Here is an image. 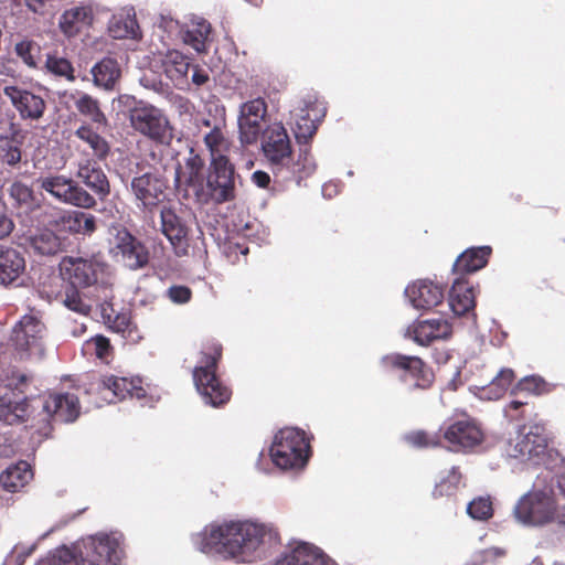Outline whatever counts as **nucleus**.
Returning a JSON list of instances; mask_svg holds the SVG:
<instances>
[{
    "mask_svg": "<svg viewBox=\"0 0 565 565\" xmlns=\"http://www.w3.org/2000/svg\"><path fill=\"white\" fill-rule=\"evenodd\" d=\"M26 270L24 254L19 249L0 245V285L18 284Z\"/></svg>",
    "mask_w": 565,
    "mask_h": 565,
    "instance_id": "nucleus-24",
    "label": "nucleus"
},
{
    "mask_svg": "<svg viewBox=\"0 0 565 565\" xmlns=\"http://www.w3.org/2000/svg\"><path fill=\"white\" fill-rule=\"evenodd\" d=\"M77 177L100 200H104L109 195L110 184L108 178L96 161L86 160L85 162L79 163Z\"/></svg>",
    "mask_w": 565,
    "mask_h": 565,
    "instance_id": "nucleus-27",
    "label": "nucleus"
},
{
    "mask_svg": "<svg viewBox=\"0 0 565 565\" xmlns=\"http://www.w3.org/2000/svg\"><path fill=\"white\" fill-rule=\"evenodd\" d=\"M103 317L108 327L115 332L125 334L130 329L131 319L126 312H117L113 316L111 313H106V309H104Z\"/></svg>",
    "mask_w": 565,
    "mask_h": 565,
    "instance_id": "nucleus-55",
    "label": "nucleus"
},
{
    "mask_svg": "<svg viewBox=\"0 0 565 565\" xmlns=\"http://www.w3.org/2000/svg\"><path fill=\"white\" fill-rule=\"evenodd\" d=\"M95 10L92 3H81L62 12L58 30L67 39L87 34L95 23Z\"/></svg>",
    "mask_w": 565,
    "mask_h": 565,
    "instance_id": "nucleus-21",
    "label": "nucleus"
},
{
    "mask_svg": "<svg viewBox=\"0 0 565 565\" xmlns=\"http://www.w3.org/2000/svg\"><path fill=\"white\" fill-rule=\"evenodd\" d=\"M55 223L63 231L84 236H90L97 228L96 217L82 211H65Z\"/></svg>",
    "mask_w": 565,
    "mask_h": 565,
    "instance_id": "nucleus-30",
    "label": "nucleus"
},
{
    "mask_svg": "<svg viewBox=\"0 0 565 565\" xmlns=\"http://www.w3.org/2000/svg\"><path fill=\"white\" fill-rule=\"evenodd\" d=\"M443 438L451 451H469L481 445L484 435L480 426L472 419H458L445 423L440 428Z\"/></svg>",
    "mask_w": 565,
    "mask_h": 565,
    "instance_id": "nucleus-17",
    "label": "nucleus"
},
{
    "mask_svg": "<svg viewBox=\"0 0 565 565\" xmlns=\"http://www.w3.org/2000/svg\"><path fill=\"white\" fill-rule=\"evenodd\" d=\"M76 110L97 126L107 125V118L100 108L99 100L87 93L76 90L70 95Z\"/></svg>",
    "mask_w": 565,
    "mask_h": 565,
    "instance_id": "nucleus-37",
    "label": "nucleus"
},
{
    "mask_svg": "<svg viewBox=\"0 0 565 565\" xmlns=\"http://www.w3.org/2000/svg\"><path fill=\"white\" fill-rule=\"evenodd\" d=\"M32 411H39L41 420L50 425L55 423H72L81 412L78 397L72 393H50L31 398Z\"/></svg>",
    "mask_w": 565,
    "mask_h": 565,
    "instance_id": "nucleus-11",
    "label": "nucleus"
},
{
    "mask_svg": "<svg viewBox=\"0 0 565 565\" xmlns=\"http://www.w3.org/2000/svg\"><path fill=\"white\" fill-rule=\"evenodd\" d=\"M132 129L157 145L170 146L174 138V128L166 113L142 102L129 110Z\"/></svg>",
    "mask_w": 565,
    "mask_h": 565,
    "instance_id": "nucleus-7",
    "label": "nucleus"
},
{
    "mask_svg": "<svg viewBox=\"0 0 565 565\" xmlns=\"http://www.w3.org/2000/svg\"><path fill=\"white\" fill-rule=\"evenodd\" d=\"M14 224L10 217L0 213V239L10 235L13 231Z\"/></svg>",
    "mask_w": 565,
    "mask_h": 565,
    "instance_id": "nucleus-62",
    "label": "nucleus"
},
{
    "mask_svg": "<svg viewBox=\"0 0 565 565\" xmlns=\"http://www.w3.org/2000/svg\"><path fill=\"white\" fill-rule=\"evenodd\" d=\"M32 412L31 398H13L8 393L0 395V423L6 425L22 424L28 420Z\"/></svg>",
    "mask_w": 565,
    "mask_h": 565,
    "instance_id": "nucleus-26",
    "label": "nucleus"
},
{
    "mask_svg": "<svg viewBox=\"0 0 565 565\" xmlns=\"http://www.w3.org/2000/svg\"><path fill=\"white\" fill-rule=\"evenodd\" d=\"M31 377L19 371H13L7 379L6 390L13 398L26 397L25 393L30 385Z\"/></svg>",
    "mask_w": 565,
    "mask_h": 565,
    "instance_id": "nucleus-49",
    "label": "nucleus"
},
{
    "mask_svg": "<svg viewBox=\"0 0 565 565\" xmlns=\"http://www.w3.org/2000/svg\"><path fill=\"white\" fill-rule=\"evenodd\" d=\"M89 392L97 394L106 403H116L127 396L141 398L146 391L140 379H127L113 374L100 375L89 384Z\"/></svg>",
    "mask_w": 565,
    "mask_h": 565,
    "instance_id": "nucleus-14",
    "label": "nucleus"
},
{
    "mask_svg": "<svg viewBox=\"0 0 565 565\" xmlns=\"http://www.w3.org/2000/svg\"><path fill=\"white\" fill-rule=\"evenodd\" d=\"M38 186L60 202L82 209H93L95 198L84 190L76 181L63 174H50L35 180Z\"/></svg>",
    "mask_w": 565,
    "mask_h": 565,
    "instance_id": "nucleus-13",
    "label": "nucleus"
},
{
    "mask_svg": "<svg viewBox=\"0 0 565 565\" xmlns=\"http://www.w3.org/2000/svg\"><path fill=\"white\" fill-rule=\"evenodd\" d=\"M262 147L274 173L286 169L290 177L296 178L290 169L294 163L291 162L290 140L282 125L275 124L267 129Z\"/></svg>",
    "mask_w": 565,
    "mask_h": 565,
    "instance_id": "nucleus-16",
    "label": "nucleus"
},
{
    "mask_svg": "<svg viewBox=\"0 0 565 565\" xmlns=\"http://www.w3.org/2000/svg\"><path fill=\"white\" fill-rule=\"evenodd\" d=\"M381 364L387 371L398 372V380L408 394L426 392L435 383L433 369L419 356L391 353L381 359Z\"/></svg>",
    "mask_w": 565,
    "mask_h": 565,
    "instance_id": "nucleus-5",
    "label": "nucleus"
},
{
    "mask_svg": "<svg viewBox=\"0 0 565 565\" xmlns=\"http://www.w3.org/2000/svg\"><path fill=\"white\" fill-rule=\"evenodd\" d=\"M550 392L548 384L544 379L537 375H530L521 379L515 387L512 390V394L516 395L520 393H526L530 395H543Z\"/></svg>",
    "mask_w": 565,
    "mask_h": 565,
    "instance_id": "nucleus-45",
    "label": "nucleus"
},
{
    "mask_svg": "<svg viewBox=\"0 0 565 565\" xmlns=\"http://www.w3.org/2000/svg\"><path fill=\"white\" fill-rule=\"evenodd\" d=\"M411 303L416 309L430 310L443 302L444 289L430 280H417L405 290Z\"/></svg>",
    "mask_w": 565,
    "mask_h": 565,
    "instance_id": "nucleus-25",
    "label": "nucleus"
},
{
    "mask_svg": "<svg viewBox=\"0 0 565 565\" xmlns=\"http://www.w3.org/2000/svg\"><path fill=\"white\" fill-rule=\"evenodd\" d=\"M139 30L134 8L124 9L109 22V32L115 39L136 38Z\"/></svg>",
    "mask_w": 565,
    "mask_h": 565,
    "instance_id": "nucleus-38",
    "label": "nucleus"
},
{
    "mask_svg": "<svg viewBox=\"0 0 565 565\" xmlns=\"http://www.w3.org/2000/svg\"><path fill=\"white\" fill-rule=\"evenodd\" d=\"M90 74L95 86L111 90L120 78L121 70L115 58L104 57L92 67Z\"/></svg>",
    "mask_w": 565,
    "mask_h": 565,
    "instance_id": "nucleus-36",
    "label": "nucleus"
},
{
    "mask_svg": "<svg viewBox=\"0 0 565 565\" xmlns=\"http://www.w3.org/2000/svg\"><path fill=\"white\" fill-rule=\"evenodd\" d=\"M265 536L264 526L248 522L212 523L201 532L200 550L216 552L224 557L250 562Z\"/></svg>",
    "mask_w": 565,
    "mask_h": 565,
    "instance_id": "nucleus-1",
    "label": "nucleus"
},
{
    "mask_svg": "<svg viewBox=\"0 0 565 565\" xmlns=\"http://www.w3.org/2000/svg\"><path fill=\"white\" fill-rule=\"evenodd\" d=\"M10 198L20 206H31L34 203V192L21 181H14L9 189Z\"/></svg>",
    "mask_w": 565,
    "mask_h": 565,
    "instance_id": "nucleus-52",
    "label": "nucleus"
},
{
    "mask_svg": "<svg viewBox=\"0 0 565 565\" xmlns=\"http://www.w3.org/2000/svg\"><path fill=\"white\" fill-rule=\"evenodd\" d=\"M252 181L260 189H267L270 183V175L262 170H257L252 174Z\"/></svg>",
    "mask_w": 565,
    "mask_h": 565,
    "instance_id": "nucleus-61",
    "label": "nucleus"
},
{
    "mask_svg": "<svg viewBox=\"0 0 565 565\" xmlns=\"http://www.w3.org/2000/svg\"><path fill=\"white\" fill-rule=\"evenodd\" d=\"M33 479V470L28 461L20 460L19 462L9 466L0 475V483L2 488L9 492H17L25 487Z\"/></svg>",
    "mask_w": 565,
    "mask_h": 565,
    "instance_id": "nucleus-35",
    "label": "nucleus"
},
{
    "mask_svg": "<svg viewBox=\"0 0 565 565\" xmlns=\"http://www.w3.org/2000/svg\"><path fill=\"white\" fill-rule=\"evenodd\" d=\"M3 95L10 100L22 120L36 121L46 110V102L40 95L18 85H4Z\"/></svg>",
    "mask_w": 565,
    "mask_h": 565,
    "instance_id": "nucleus-19",
    "label": "nucleus"
},
{
    "mask_svg": "<svg viewBox=\"0 0 565 565\" xmlns=\"http://www.w3.org/2000/svg\"><path fill=\"white\" fill-rule=\"evenodd\" d=\"M246 1L252 3L255 7H258L263 2V0H246Z\"/></svg>",
    "mask_w": 565,
    "mask_h": 565,
    "instance_id": "nucleus-64",
    "label": "nucleus"
},
{
    "mask_svg": "<svg viewBox=\"0 0 565 565\" xmlns=\"http://www.w3.org/2000/svg\"><path fill=\"white\" fill-rule=\"evenodd\" d=\"M35 253L44 256H54L64 250V241L49 228L36 232L30 239Z\"/></svg>",
    "mask_w": 565,
    "mask_h": 565,
    "instance_id": "nucleus-39",
    "label": "nucleus"
},
{
    "mask_svg": "<svg viewBox=\"0 0 565 565\" xmlns=\"http://www.w3.org/2000/svg\"><path fill=\"white\" fill-rule=\"evenodd\" d=\"M266 114L267 104L260 97L248 100L241 106L238 128L243 143L252 145L257 141Z\"/></svg>",
    "mask_w": 565,
    "mask_h": 565,
    "instance_id": "nucleus-22",
    "label": "nucleus"
},
{
    "mask_svg": "<svg viewBox=\"0 0 565 565\" xmlns=\"http://www.w3.org/2000/svg\"><path fill=\"white\" fill-rule=\"evenodd\" d=\"M75 136L89 146L93 156L99 161L106 160L109 156V143L104 137L94 131L89 125L84 124L79 126L75 131Z\"/></svg>",
    "mask_w": 565,
    "mask_h": 565,
    "instance_id": "nucleus-42",
    "label": "nucleus"
},
{
    "mask_svg": "<svg viewBox=\"0 0 565 565\" xmlns=\"http://www.w3.org/2000/svg\"><path fill=\"white\" fill-rule=\"evenodd\" d=\"M78 288L79 287L68 285L65 288L63 303L67 309L79 315L87 316L89 315L92 307L83 299Z\"/></svg>",
    "mask_w": 565,
    "mask_h": 565,
    "instance_id": "nucleus-47",
    "label": "nucleus"
},
{
    "mask_svg": "<svg viewBox=\"0 0 565 565\" xmlns=\"http://www.w3.org/2000/svg\"><path fill=\"white\" fill-rule=\"evenodd\" d=\"M121 559L119 541L98 534L72 547H63L41 565H118Z\"/></svg>",
    "mask_w": 565,
    "mask_h": 565,
    "instance_id": "nucleus-2",
    "label": "nucleus"
},
{
    "mask_svg": "<svg viewBox=\"0 0 565 565\" xmlns=\"http://www.w3.org/2000/svg\"><path fill=\"white\" fill-rule=\"evenodd\" d=\"M303 107L297 113L295 126L292 128L295 138L299 145L298 160L290 167L292 174L297 181L308 178L316 170V163L310 153L309 141L316 135L319 122L327 113L323 102L319 100L315 95H308L302 100Z\"/></svg>",
    "mask_w": 565,
    "mask_h": 565,
    "instance_id": "nucleus-4",
    "label": "nucleus"
},
{
    "mask_svg": "<svg viewBox=\"0 0 565 565\" xmlns=\"http://www.w3.org/2000/svg\"><path fill=\"white\" fill-rule=\"evenodd\" d=\"M443 433H429L426 430L411 431L405 436V440L417 448H434L441 446Z\"/></svg>",
    "mask_w": 565,
    "mask_h": 565,
    "instance_id": "nucleus-46",
    "label": "nucleus"
},
{
    "mask_svg": "<svg viewBox=\"0 0 565 565\" xmlns=\"http://www.w3.org/2000/svg\"><path fill=\"white\" fill-rule=\"evenodd\" d=\"M190 70H192L191 79L194 85L202 86L210 81L209 73L199 65H192Z\"/></svg>",
    "mask_w": 565,
    "mask_h": 565,
    "instance_id": "nucleus-60",
    "label": "nucleus"
},
{
    "mask_svg": "<svg viewBox=\"0 0 565 565\" xmlns=\"http://www.w3.org/2000/svg\"><path fill=\"white\" fill-rule=\"evenodd\" d=\"M309 449L303 430L286 427L275 435L269 452L275 466L288 470L303 467L309 458Z\"/></svg>",
    "mask_w": 565,
    "mask_h": 565,
    "instance_id": "nucleus-6",
    "label": "nucleus"
},
{
    "mask_svg": "<svg viewBox=\"0 0 565 565\" xmlns=\"http://www.w3.org/2000/svg\"><path fill=\"white\" fill-rule=\"evenodd\" d=\"M23 135L15 124L10 126V135L0 136V161L3 164L15 167L22 158Z\"/></svg>",
    "mask_w": 565,
    "mask_h": 565,
    "instance_id": "nucleus-34",
    "label": "nucleus"
},
{
    "mask_svg": "<svg viewBox=\"0 0 565 565\" xmlns=\"http://www.w3.org/2000/svg\"><path fill=\"white\" fill-rule=\"evenodd\" d=\"M275 565H328V557L312 544L300 543L289 554L277 559Z\"/></svg>",
    "mask_w": 565,
    "mask_h": 565,
    "instance_id": "nucleus-31",
    "label": "nucleus"
},
{
    "mask_svg": "<svg viewBox=\"0 0 565 565\" xmlns=\"http://www.w3.org/2000/svg\"><path fill=\"white\" fill-rule=\"evenodd\" d=\"M222 344L211 340L203 344L198 365L192 371L193 383L204 403L213 407L227 404L232 390L217 375L222 359Z\"/></svg>",
    "mask_w": 565,
    "mask_h": 565,
    "instance_id": "nucleus-3",
    "label": "nucleus"
},
{
    "mask_svg": "<svg viewBox=\"0 0 565 565\" xmlns=\"http://www.w3.org/2000/svg\"><path fill=\"white\" fill-rule=\"evenodd\" d=\"M46 327L33 315H24L14 324L10 344L20 359L43 356L45 351Z\"/></svg>",
    "mask_w": 565,
    "mask_h": 565,
    "instance_id": "nucleus-9",
    "label": "nucleus"
},
{
    "mask_svg": "<svg viewBox=\"0 0 565 565\" xmlns=\"http://www.w3.org/2000/svg\"><path fill=\"white\" fill-rule=\"evenodd\" d=\"M529 405L527 401L512 399L505 407L507 416L510 420H523L526 418L525 411L523 409Z\"/></svg>",
    "mask_w": 565,
    "mask_h": 565,
    "instance_id": "nucleus-57",
    "label": "nucleus"
},
{
    "mask_svg": "<svg viewBox=\"0 0 565 565\" xmlns=\"http://www.w3.org/2000/svg\"><path fill=\"white\" fill-rule=\"evenodd\" d=\"M160 231L170 242L177 256L188 254L190 230L171 206L162 205L160 209Z\"/></svg>",
    "mask_w": 565,
    "mask_h": 565,
    "instance_id": "nucleus-20",
    "label": "nucleus"
},
{
    "mask_svg": "<svg viewBox=\"0 0 565 565\" xmlns=\"http://www.w3.org/2000/svg\"><path fill=\"white\" fill-rule=\"evenodd\" d=\"M514 380L515 373L512 369H502L490 383L489 390L495 398H499L510 388Z\"/></svg>",
    "mask_w": 565,
    "mask_h": 565,
    "instance_id": "nucleus-51",
    "label": "nucleus"
},
{
    "mask_svg": "<svg viewBox=\"0 0 565 565\" xmlns=\"http://www.w3.org/2000/svg\"><path fill=\"white\" fill-rule=\"evenodd\" d=\"M462 475L460 472L459 467H451L447 473L441 477L439 482L435 484V488L431 492L433 498L439 499L444 497H452L456 494L459 489V484L461 483Z\"/></svg>",
    "mask_w": 565,
    "mask_h": 565,
    "instance_id": "nucleus-43",
    "label": "nucleus"
},
{
    "mask_svg": "<svg viewBox=\"0 0 565 565\" xmlns=\"http://www.w3.org/2000/svg\"><path fill=\"white\" fill-rule=\"evenodd\" d=\"M516 520L526 525H544L554 520L556 502L550 493L533 490L520 498L513 510Z\"/></svg>",
    "mask_w": 565,
    "mask_h": 565,
    "instance_id": "nucleus-12",
    "label": "nucleus"
},
{
    "mask_svg": "<svg viewBox=\"0 0 565 565\" xmlns=\"http://www.w3.org/2000/svg\"><path fill=\"white\" fill-rule=\"evenodd\" d=\"M169 184L167 178L153 171L135 175L130 181L129 191L136 206L143 213L153 214L164 205Z\"/></svg>",
    "mask_w": 565,
    "mask_h": 565,
    "instance_id": "nucleus-10",
    "label": "nucleus"
},
{
    "mask_svg": "<svg viewBox=\"0 0 565 565\" xmlns=\"http://www.w3.org/2000/svg\"><path fill=\"white\" fill-rule=\"evenodd\" d=\"M556 488L563 495H565V473L557 476Z\"/></svg>",
    "mask_w": 565,
    "mask_h": 565,
    "instance_id": "nucleus-63",
    "label": "nucleus"
},
{
    "mask_svg": "<svg viewBox=\"0 0 565 565\" xmlns=\"http://www.w3.org/2000/svg\"><path fill=\"white\" fill-rule=\"evenodd\" d=\"M24 2L30 11L44 15L49 12L52 0H24Z\"/></svg>",
    "mask_w": 565,
    "mask_h": 565,
    "instance_id": "nucleus-58",
    "label": "nucleus"
},
{
    "mask_svg": "<svg viewBox=\"0 0 565 565\" xmlns=\"http://www.w3.org/2000/svg\"><path fill=\"white\" fill-rule=\"evenodd\" d=\"M163 73L174 85L182 88L188 84L191 58L178 50H169L161 60Z\"/></svg>",
    "mask_w": 565,
    "mask_h": 565,
    "instance_id": "nucleus-28",
    "label": "nucleus"
},
{
    "mask_svg": "<svg viewBox=\"0 0 565 565\" xmlns=\"http://www.w3.org/2000/svg\"><path fill=\"white\" fill-rule=\"evenodd\" d=\"M451 333V324L444 319L418 321L413 329L414 341L419 345H428L435 340L448 339Z\"/></svg>",
    "mask_w": 565,
    "mask_h": 565,
    "instance_id": "nucleus-29",
    "label": "nucleus"
},
{
    "mask_svg": "<svg viewBox=\"0 0 565 565\" xmlns=\"http://www.w3.org/2000/svg\"><path fill=\"white\" fill-rule=\"evenodd\" d=\"M85 350L92 354H95L97 359L106 361L114 352L108 338L104 335H95L85 342Z\"/></svg>",
    "mask_w": 565,
    "mask_h": 565,
    "instance_id": "nucleus-48",
    "label": "nucleus"
},
{
    "mask_svg": "<svg viewBox=\"0 0 565 565\" xmlns=\"http://www.w3.org/2000/svg\"><path fill=\"white\" fill-rule=\"evenodd\" d=\"M166 296L173 303L184 305L191 300L192 290L184 285H173L167 289Z\"/></svg>",
    "mask_w": 565,
    "mask_h": 565,
    "instance_id": "nucleus-56",
    "label": "nucleus"
},
{
    "mask_svg": "<svg viewBox=\"0 0 565 565\" xmlns=\"http://www.w3.org/2000/svg\"><path fill=\"white\" fill-rule=\"evenodd\" d=\"M204 161L200 154L191 150L190 157L185 160L184 170L179 164L175 170V182L194 186L202 182V170Z\"/></svg>",
    "mask_w": 565,
    "mask_h": 565,
    "instance_id": "nucleus-41",
    "label": "nucleus"
},
{
    "mask_svg": "<svg viewBox=\"0 0 565 565\" xmlns=\"http://www.w3.org/2000/svg\"><path fill=\"white\" fill-rule=\"evenodd\" d=\"M60 271L71 286L86 288L97 282L100 266L93 258L65 256L60 263Z\"/></svg>",
    "mask_w": 565,
    "mask_h": 565,
    "instance_id": "nucleus-18",
    "label": "nucleus"
},
{
    "mask_svg": "<svg viewBox=\"0 0 565 565\" xmlns=\"http://www.w3.org/2000/svg\"><path fill=\"white\" fill-rule=\"evenodd\" d=\"M206 191L215 203H225L235 199V167L230 159L211 160Z\"/></svg>",
    "mask_w": 565,
    "mask_h": 565,
    "instance_id": "nucleus-15",
    "label": "nucleus"
},
{
    "mask_svg": "<svg viewBox=\"0 0 565 565\" xmlns=\"http://www.w3.org/2000/svg\"><path fill=\"white\" fill-rule=\"evenodd\" d=\"M116 249L130 269L143 268L149 263L148 248L127 230L118 231Z\"/></svg>",
    "mask_w": 565,
    "mask_h": 565,
    "instance_id": "nucleus-23",
    "label": "nucleus"
},
{
    "mask_svg": "<svg viewBox=\"0 0 565 565\" xmlns=\"http://www.w3.org/2000/svg\"><path fill=\"white\" fill-rule=\"evenodd\" d=\"M546 428L542 424L529 427L522 425L516 436L507 445V454L511 458L529 460L535 465H545L552 449L548 447Z\"/></svg>",
    "mask_w": 565,
    "mask_h": 565,
    "instance_id": "nucleus-8",
    "label": "nucleus"
},
{
    "mask_svg": "<svg viewBox=\"0 0 565 565\" xmlns=\"http://www.w3.org/2000/svg\"><path fill=\"white\" fill-rule=\"evenodd\" d=\"M45 66L56 76L65 77L70 82L75 81L74 67L67 58L49 55Z\"/></svg>",
    "mask_w": 565,
    "mask_h": 565,
    "instance_id": "nucleus-50",
    "label": "nucleus"
},
{
    "mask_svg": "<svg viewBox=\"0 0 565 565\" xmlns=\"http://www.w3.org/2000/svg\"><path fill=\"white\" fill-rule=\"evenodd\" d=\"M204 145L210 152L211 160L214 159H228L232 142L226 137L225 130L221 126H214L203 137Z\"/></svg>",
    "mask_w": 565,
    "mask_h": 565,
    "instance_id": "nucleus-40",
    "label": "nucleus"
},
{
    "mask_svg": "<svg viewBox=\"0 0 565 565\" xmlns=\"http://www.w3.org/2000/svg\"><path fill=\"white\" fill-rule=\"evenodd\" d=\"M248 247L245 245V242L242 244L238 242H228L226 244V254L230 258L236 259L238 254L246 256L248 254Z\"/></svg>",
    "mask_w": 565,
    "mask_h": 565,
    "instance_id": "nucleus-59",
    "label": "nucleus"
},
{
    "mask_svg": "<svg viewBox=\"0 0 565 565\" xmlns=\"http://www.w3.org/2000/svg\"><path fill=\"white\" fill-rule=\"evenodd\" d=\"M467 512L475 520H488L493 514L492 502L489 498H477L468 504Z\"/></svg>",
    "mask_w": 565,
    "mask_h": 565,
    "instance_id": "nucleus-53",
    "label": "nucleus"
},
{
    "mask_svg": "<svg viewBox=\"0 0 565 565\" xmlns=\"http://www.w3.org/2000/svg\"><path fill=\"white\" fill-rule=\"evenodd\" d=\"M449 306L456 316H463L476 306L475 292L462 278L454 281L448 297Z\"/></svg>",
    "mask_w": 565,
    "mask_h": 565,
    "instance_id": "nucleus-33",
    "label": "nucleus"
},
{
    "mask_svg": "<svg viewBox=\"0 0 565 565\" xmlns=\"http://www.w3.org/2000/svg\"><path fill=\"white\" fill-rule=\"evenodd\" d=\"M211 34V24L205 20L194 23L184 34V42L196 52H204L205 44Z\"/></svg>",
    "mask_w": 565,
    "mask_h": 565,
    "instance_id": "nucleus-44",
    "label": "nucleus"
},
{
    "mask_svg": "<svg viewBox=\"0 0 565 565\" xmlns=\"http://www.w3.org/2000/svg\"><path fill=\"white\" fill-rule=\"evenodd\" d=\"M492 253L490 246L470 247L461 253L452 267L456 274H471L483 268Z\"/></svg>",
    "mask_w": 565,
    "mask_h": 565,
    "instance_id": "nucleus-32",
    "label": "nucleus"
},
{
    "mask_svg": "<svg viewBox=\"0 0 565 565\" xmlns=\"http://www.w3.org/2000/svg\"><path fill=\"white\" fill-rule=\"evenodd\" d=\"M17 55L30 67H36V57L40 53V46L29 40L15 44Z\"/></svg>",
    "mask_w": 565,
    "mask_h": 565,
    "instance_id": "nucleus-54",
    "label": "nucleus"
}]
</instances>
